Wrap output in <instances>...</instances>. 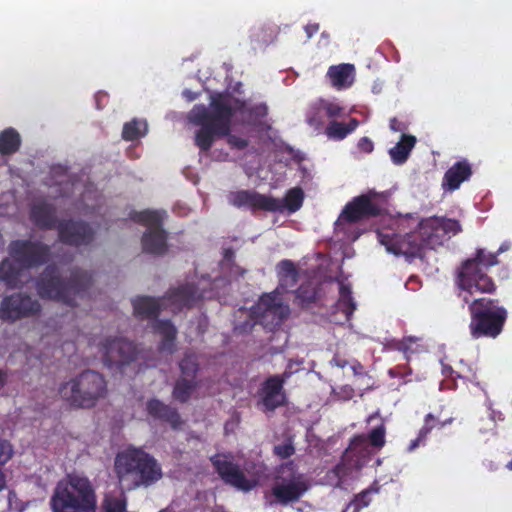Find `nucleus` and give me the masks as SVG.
<instances>
[{
  "instance_id": "obj_1",
  "label": "nucleus",
  "mask_w": 512,
  "mask_h": 512,
  "mask_svg": "<svg viewBox=\"0 0 512 512\" xmlns=\"http://www.w3.org/2000/svg\"><path fill=\"white\" fill-rule=\"evenodd\" d=\"M235 113L236 109L231 105L230 98L223 94L212 96L209 107L203 104L195 105L188 118L192 124L200 127L195 134L196 146L207 152L216 138L226 137L230 148L245 149L249 141L230 133Z\"/></svg>"
},
{
  "instance_id": "obj_2",
  "label": "nucleus",
  "mask_w": 512,
  "mask_h": 512,
  "mask_svg": "<svg viewBox=\"0 0 512 512\" xmlns=\"http://www.w3.org/2000/svg\"><path fill=\"white\" fill-rule=\"evenodd\" d=\"M8 253L10 258L0 262V281L9 289L23 286V271L43 266L51 259V247L40 240H13L8 245Z\"/></svg>"
},
{
  "instance_id": "obj_3",
  "label": "nucleus",
  "mask_w": 512,
  "mask_h": 512,
  "mask_svg": "<svg viewBox=\"0 0 512 512\" xmlns=\"http://www.w3.org/2000/svg\"><path fill=\"white\" fill-rule=\"evenodd\" d=\"M91 283V275L80 268L73 269L70 277L65 279L55 264H49L37 277L35 287L41 299L55 300L74 307L77 305L76 297L84 293Z\"/></svg>"
},
{
  "instance_id": "obj_4",
  "label": "nucleus",
  "mask_w": 512,
  "mask_h": 512,
  "mask_svg": "<svg viewBox=\"0 0 512 512\" xmlns=\"http://www.w3.org/2000/svg\"><path fill=\"white\" fill-rule=\"evenodd\" d=\"M115 472L119 482L129 491L149 487L163 476L159 462L138 448H129L117 454Z\"/></svg>"
},
{
  "instance_id": "obj_5",
  "label": "nucleus",
  "mask_w": 512,
  "mask_h": 512,
  "mask_svg": "<svg viewBox=\"0 0 512 512\" xmlns=\"http://www.w3.org/2000/svg\"><path fill=\"white\" fill-rule=\"evenodd\" d=\"M458 297L468 304L470 314L469 331L473 339L498 337L506 323L508 312L498 299L481 297L471 300L474 293H468L457 285Z\"/></svg>"
},
{
  "instance_id": "obj_6",
  "label": "nucleus",
  "mask_w": 512,
  "mask_h": 512,
  "mask_svg": "<svg viewBox=\"0 0 512 512\" xmlns=\"http://www.w3.org/2000/svg\"><path fill=\"white\" fill-rule=\"evenodd\" d=\"M380 243L395 255L418 256L424 249L442 246L445 238L440 231L438 217H430L419 222L417 230L404 236L399 234H379Z\"/></svg>"
},
{
  "instance_id": "obj_7",
  "label": "nucleus",
  "mask_w": 512,
  "mask_h": 512,
  "mask_svg": "<svg viewBox=\"0 0 512 512\" xmlns=\"http://www.w3.org/2000/svg\"><path fill=\"white\" fill-rule=\"evenodd\" d=\"M510 248V243L504 242L496 253L478 248L472 258L462 262L456 276V284L468 293L493 294L497 286L488 276L487 270L498 264L497 256Z\"/></svg>"
},
{
  "instance_id": "obj_8",
  "label": "nucleus",
  "mask_w": 512,
  "mask_h": 512,
  "mask_svg": "<svg viewBox=\"0 0 512 512\" xmlns=\"http://www.w3.org/2000/svg\"><path fill=\"white\" fill-rule=\"evenodd\" d=\"M53 512H96L97 498L93 485L86 477L69 476L57 484L51 498Z\"/></svg>"
},
{
  "instance_id": "obj_9",
  "label": "nucleus",
  "mask_w": 512,
  "mask_h": 512,
  "mask_svg": "<svg viewBox=\"0 0 512 512\" xmlns=\"http://www.w3.org/2000/svg\"><path fill=\"white\" fill-rule=\"evenodd\" d=\"M58 393L70 407L89 409L106 396L107 383L100 373L88 369L62 383Z\"/></svg>"
},
{
  "instance_id": "obj_10",
  "label": "nucleus",
  "mask_w": 512,
  "mask_h": 512,
  "mask_svg": "<svg viewBox=\"0 0 512 512\" xmlns=\"http://www.w3.org/2000/svg\"><path fill=\"white\" fill-rule=\"evenodd\" d=\"M275 481L271 487L269 499L270 505L279 504L287 506L298 502L309 489V483L302 473L297 471L293 461H288L279 465L276 470Z\"/></svg>"
},
{
  "instance_id": "obj_11",
  "label": "nucleus",
  "mask_w": 512,
  "mask_h": 512,
  "mask_svg": "<svg viewBox=\"0 0 512 512\" xmlns=\"http://www.w3.org/2000/svg\"><path fill=\"white\" fill-rule=\"evenodd\" d=\"M130 218L136 223L148 226L141 239L143 251L156 256L164 255L168 246L167 233L162 228L161 213L153 210L133 211Z\"/></svg>"
},
{
  "instance_id": "obj_12",
  "label": "nucleus",
  "mask_w": 512,
  "mask_h": 512,
  "mask_svg": "<svg viewBox=\"0 0 512 512\" xmlns=\"http://www.w3.org/2000/svg\"><path fill=\"white\" fill-rule=\"evenodd\" d=\"M42 312L39 300L27 292H14L0 302V320L7 323L38 317Z\"/></svg>"
},
{
  "instance_id": "obj_13",
  "label": "nucleus",
  "mask_w": 512,
  "mask_h": 512,
  "mask_svg": "<svg viewBox=\"0 0 512 512\" xmlns=\"http://www.w3.org/2000/svg\"><path fill=\"white\" fill-rule=\"evenodd\" d=\"M57 230L59 241L68 246H90L96 238L94 228L83 220H60Z\"/></svg>"
},
{
  "instance_id": "obj_14",
  "label": "nucleus",
  "mask_w": 512,
  "mask_h": 512,
  "mask_svg": "<svg viewBox=\"0 0 512 512\" xmlns=\"http://www.w3.org/2000/svg\"><path fill=\"white\" fill-rule=\"evenodd\" d=\"M224 454H216L210 461L223 482L240 491L248 492L256 487L257 482L248 479L238 464L227 459Z\"/></svg>"
},
{
  "instance_id": "obj_15",
  "label": "nucleus",
  "mask_w": 512,
  "mask_h": 512,
  "mask_svg": "<svg viewBox=\"0 0 512 512\" xmlns=\"http://www.w3.org/2000/svg\"><path fill=\"white\" fill-rule=\"evenodd\" d=\"M290 375L291 373L287 371L281 375H272L261 384L258 391V405H261L264 411L273 412L285 405L286 394L284 384Z\"/></svg>"
},
{
  "instance_id": "obj_16",
  "label": "nucleus",
  "mask_w": 512,
  "mask_h": 512,
  "mask_svg": "<svg viewBox=\"0 0 512 512\" xmlns=\"http://www.w3.org/2000/svg\"><path fill=\"white\" fill-rule=\"evenodd\" d=\"M105 364L120 368L134 361L137 356L136 345L124 338L106 339L100 347Z\"/></svg>"
},
{
  "instance_id": "obj_17",
  "label": "nucleus",
  "mask_w": 512,
  "mask_h": 512,
  "mask_svg": "<svg viewBox=\"0 0 512 512\" xmlns=\"http://www.w3.org/2000/svg\"><path fill=\"white\" fill-rule=\"evenodd\" d=\"M258 321L267 328L280 326L290 313L289 306L274 294L263 295L256 305Z\"/></svg>"
},
{
  "instance_id": "obj_18",
  "label": "nucleus",
  "mask_w": 512,
  "mask_h": 512,
  "mask_svg": "<svg viewBox=\"0 0 512 512\" xmlns=\"http://www.w3.org/2000/svg\"><path fill=\"white\" fill-rule=\"evenodd\" d=\"M228 201L236 208H247L252 213L257 211L273 212L279 209L275 197L260 194L255 190H238L231 192Z\"/></svg>"
},
{
  "instance_id": "obj_19",
  "label": "nucleus",
  "mask_w": 512,
  "mask_h": 512,
  "mask_svg": "<svg viewBox=\"0 0 512 512\" xmlns=\"http://www.w3.org/2000/svg\"><path fill=\"white\" fill-rule=\"evenodd\" d=\"M202 298L196 284L185 283L169 289L162 297L164 309L178 313L183 309L194 307Z\"/></svg>"
},
{
  "instance_id": "obj_20",
  "label": "nucleus",
  "mask_w": 512,
  "mask_h": 512,
  "mask_svg": "<svg viewBox=\"0 0 512 512\" xmlns=\"http://www.w3.org/2000/svg\"><path fill=\"white\" fill-rule=\"evenodd\" d=\"M375 194H362L347 203L336 223H356L362 219L377 217L381 214L380 206L372 200Z\"/></svg>"
},
{
  "instance_id": "obj_21",
  "label": "nucleus",
  "mask_w": 512,
  "mask_h": 512,
  "mask_svg": "<svg viewBox=\"0 0 512 512\" xmlns=\"http://www.w3.org/2000/svg\"><path fill=\"white\" fill-rule=\"evenodd\" d=\"M29 218L31 222L41 230L57 228L60 222L57 218L55 205L45 200H40L32 204Z\"/></svg>"
},
{
  "instance_id": "obj_22",
  "label": "nucleus",
  "mask_w": 512,
  "mask_h": 512,
  "mask_svg": "<svg viewBox=\"0 0 512 512\" xmlns=\"http://www.w3.org/2000/svg\"><path fill=\"white\" fill-rule=\"evenodd\" d=\"M147 414L155 420L167 423L172 429L177 430L183 421L177 408L165 404L157 398H152L146 403Z\"/></svg>"
},
{
  "instance_id": "obj_23",
  "label": "nucleus",
  "mask_w": 512,
  "mask_h": 512,
  "mask_svg": "<svg viewBox=\"0 0 512 512\" xmlns=\"http://www.w3.org/2000/svg\"><path fill=\"white\" fill-rule=\"evenodd\" d=\"M472 176V167L468 160L463 159L454 163L444 174L442 188L445 191H455L461 184Z\"/></svg>"
},
{
  "instance_id": "obj_24",
  "label": "nucleus",
  "mask_w": 512,
  "mask_h": 512,
  "mask_svg": "<svg viewBox=\"0 0 512 512\" xmlns=\"http://www.w3.org/2000/svg\"><path fill=\"white\" fill-rule=\"evenodd\" d=\"M133 312L141 320H158L164 308L162 298L151 296H137L132 299Z\"/></svg>"
},
{
  "instance_id": "obj_25",
  "label": "nucleus",
  "mask_w": 512,
  "mask_h": 512,
  "mask_svg": "<svg viewBox=\"0 0 512 512\" xmlns=\"http://www.w3.org/2000/svg\"><path fill=\"white\" fill-rule=\"evenodd\" d=\"M326 76L331 85L337 90L347 89L352 86L355 79V67L353 64L342 63L328 68Z\"/></svg>"
},
{
  "instance_id": "obj_26",
  "label": "nucleus",
  "mask_w": 512,
  "mask_h": 512,
  "mask_svg": "<svg viewBox=\"0 0 512 512\" xmlns=\"http://www.w3.org/2000/svg\"><path fill=\"white\" fill-rule=\"evenodd\" d=\"M153 330L162 336L159 343V350L173 353L175 351V340L177 329L170 320H156L153 324Z\"/></svg>"
},
{
  "instance_id": "obj_27",
  "label": "nucleus",
  "mask_w": 512,
  "mask_h": 512,
  "mask_svg": "<svg viewBox=\"0 0 512 512\" xmlns=\"http://www.w3.org/2000/svg\"><path fill=\"white\" fill-rule=\"evenodd\" d=\"M416 142L417 140L415 136L402 134L400 141L389 150V155L392 162L395 165L404 164L408 160Z\"/></svg>"
},
{
  "instance_id": "obj_28",
  "label": "nucleus",
  "mask_w": 512,
  "mask_h": 512,
  "mask_svg": "<svg viewBox=\"0 0 512 512\" xmlns=\"http://www.w3.org/2000/svg\"><path fill=\"white\" fill-rule=\"evenodd\" d=\"M22 139L19 132L12 127L0 132V154L10 156L19 151Z\"/></svg>"
},
{
  "instance_id": "obj_29",
  "label": "nucleus",
  "mask_w": 512,
  "mask_h": 512,
  "mask_svg": "<svg viewBox=\"0 0 512 512\" xmlns=\"http://www.w3.org/2000/svg\"><path fill=\"white\" fill-rule=\"evenodd\" d=\"M358 125L359 121L356 118H351L348 123L332 120L325 128V135L331 140L340 141L351 134Z\"/></svg>"
},
{
  "instance_id": "obj_30",
  "label": "nucleus",
  "mask_w": 512,
  "mask_h": 512,
  "mask_svg": "<svg viewBox=\"0 0 512 512\" xmlns=\"http://www.w3.org/2000/svg\"><path fill=\"white\" fill-rule=\"evenodd\" d=\"M279 209L276 212L283 213L287 210L289 213H295L298 211L304 201V192L301 188L295 187L287 191L285 197L280 200L275 198Z\"/></svg>"
},
{
  "instance_id": "obj_31",
  "label": "nucleus",
  "mask_w": 512,
  "mask_h": 512,
  "mask_svg": "<svg viewBox=\"0 0 512 512\" xmlns=\"http://www.w3.org/2000/svg\"><path fill=\"white\" fill-rule=\"evenodd\" d=\"M318 294L319 286L316 283L312 281L302 283L295 291V304L301 308H308L317 301Z\"/></svg>"
},
{
  "instance_id": "obj_32",
  "label": "nucleus",
  "mask_w": 512,
  "mask_h": 512,
  "mask_svg": "<svg viewBox=\"0 0 512 512\" xmlns=\"http://www.w3.org/2000/svg\"><path fill=\"white\" fill-rule=\"evenodd\" d=\"M102 512H126L127 497L124 492H107L101 501Z\"/></svg>"
},
{
  "instance_id": "obj_33",
  "label": "nucleus",
  "mask_w": 512,
  "mask_h": 512,
  "mask_svg": "<svg viewBox=\"0 0 512 512\" xmlns=\"http://www.w3.org/2000/svg\"><path fill=\"white\" fill-rule=\"evenodd\" d=\"M198 383L195 379L180 377L174 385L172 396L175 400L180 403H186L189 401L192 393L197 388Z\"/></svg>"
},
{
  "instance_id": "obj_34",
  "label": "nucleus",
  "mask_w": 512,
  "mask_h": 512,
  "mask_svg": "<svg viewBox=\"0 0 512 512\" xmlns=\"http://www.w3.org/2000/svg\"><path fill=\"white\" fill-rule=\"evenodd\" d=\"M146 133L147 123L145 121L133 119L130 122L124 124L122 130V138L126 141H134L140 137L145 136Z\"/></svg>"
},
{
  "instance_id": "obj_35",
  "label": "nucleus",
  "mask_w": 512,
  "mask_h": 512,
  "mask_svg": "<svg viewBox=\"0 0 512 512\" xmlns=\"http://www.w3.org/2000/svg\"><path fill=\"white\" fill-rule=\"evenodd\" d=\"M338 305L340 310L347 316H351L356 309V304L352 297V291L349 285L340 283L339 287V301Z\"/></svg>"
},
{
  "instance_id": "obj_36",
  "label": "nucleus",
  "mask_w": 512,
  "mask_h": 512,
  "mask_svg": "<svg viewBox=\"0 0 512 512\" xmlns=\"http://www.w3.org/2000/svg\"><path fill=\"white\" fill-rule=\"evenodd\" d=\"M179 368L183 377L195 379L199 370L197 356L194 353H186L179 363Z\"/></svg>"
},
{
  "instance_id": "obj_37",
  "label": "nucleus",
  "mask_w": 512,
  "mask_h": 512,
  "mask_svg": "<svg viewBox=\"0 0 512 512\" xmlns=\"http://www.w3.org/2000/svg\"><path fill=\"white\" fill-rule=\"evenodd\" d=\"M417 338L408 336L404 337L402 340L394 341L392 343L393 349L400 351L404 354L407 361L410 360L412 354L418 352Z\"/></svg>"
},
{
  "instance_id": "obj_38",
  "label": "nucleus",
  "mask_w": 512,
  "mask_h": 512,
  "mask_svg": "<svg viewBox=\"0 0 512 512\" xmlns=\"http://www.w3.org/2000/svg\"><path fill=\"white\" fill-rule=\"evenodd\" d=\"M278 276L280 278V282L290 280L292 283H295L298 279V271L295 264L291 260H282L277 265Z\"/></svg>"
},
{
  "instance_id": "obj_39",
  "label": "nucleus",
  "mask_w": 512,
  "mask_h": 512,
  "mask_svg": "<svg viewBox=\"0 0 512 512\" xmlns=\"http://www.w3.org/2000/svg\"><path fill=\"white\" fill-rule=\"evenodd\" d=\"M438 224L440 225V231L444 236L445 240L451 236H455L462 232V226L456 219L447 217H438Z\"/></svg>"
},
{
  "instance_id": "obj_40",
  "label": "nucleus",
  "mask_w": 512,
  "mask_h": 512,
  "mask_svg": "<svg viewBox=\"0 0 512 512\" xmlns=\"http://www.w3.org/2000/svg\"><path fill=\"white\" fill-rule=\"evenodd\" d=\"M317 109L325 112L328 118H337L341 117L345 113V108L340 105L338 102L321 99L316 104Z\"/></svg>"
},
{
  "instance_id": "obj_41",
  "label": "nucleus",
  "mask_w": 512,
  "mask_h": 512,
  "mask_svg": "<svg viewBox=\"0 0 512 512\" xmlns=\"http://www.w3.org/2000/svg\"><path fill=\"white\" fill-rule=\"evenodd\" d=\"M377 490L366 489L355 495L354 498L347 505V509H352V512H359L361 509L367 507L370 502V494L372 492H376Z\"/></svg>"
},
{
  "instance_id": "obj_42",
  "label": "nucleus",
  "mask_w": 512,
  "mask_h": 512,
  "mask_svg": "<svg viewBox=\"0 0 512 512\" xmlns=\"http://www.w3.org/2000/svg\"><path fill=\"white\" fill-rule=\"evenodd\" d=\"M273 454L280 459H288L295 454V446L292 439H287L285 442L275 445L273 447Z\"/></svg>"
},
{
  "instance_id": "obj_43",
  "label": "nucleus",
  "mask_w": 512,
  "mask_h": 512,
  "mask_svg": "<svg viewBox=\"0 0 512 512\" xmlns=\"http://www.w3.org/2000/svg\"><path fill=\"white\" fill-rule=\"evenodd\" d=\"M369 443L376 448H382L385 445V426L383 424L375 427L368 434Z\"/></svg>"
},
{
  "instance_id": "obj_44",
  "label": "nucleus",
  "mask_w": 512,
  "mask_h": 512,
  "mask_svg": "<svg viewBox=\"0 0 512 512\" xmlns=\"http://www.w3.org/2000/svg\"><path fill=\"white\" fill-rule=\"evenodd\" d=\"M435 423H436V417L433 414L428 413L425 416L424 424L421 427V429L419 430L418 435H417L420 440H422L423 442L426 441L428 435L436 427Z\"/></svg>"
},
{
  "instance_id": "obj_45",
  "label": "nucleus",
  "mask_w": 512,
  "mask_h": 512,
  "mask_svg": "<svg viewBox=\"0 0 512 512\" xmlns=\"http://www.w3.org/2000/svg\"><path fill=\"white\" fill-rule=\"evenodd\" d=\"M13 456V449L6 440H0V467L7 463Z\"/></svg>"
},
{
  "instance_id": "obj_46",
  "label": "nucleus",
  "mask_w": 512,
  "mask_h": 512,
  "mask_svg": "<svg viewBox=\"0 0 512 512\" xmlns=\"http://www.w3.org/2000/svg\"><path fill=\"white\" fill-rule=\"evenodd\" d=\"M389 374L392 377L405 378L406 376L412 374V369L408 366H396L389 370Z\"/></svg>"
},
{
  "instance_id": "obj_47",
  "label": "nucleus",
  "mask_w": 512,
  "mask_h": 512,
  "mask_svg": "<svg viewBox=\"0 0 512 512\" xmlns=\"http://www.w3.org/2000/svg\"><path fill=\"white\" fill-rule=\"evenodd\" d=\"M358 148L362 152L370 153L373 151L374 145L368 137H362L358 142Z\"/></svg>"
},
{
  "instance_id": "obj_48",
  "label": "nucleus",
  "mask_w": 512,
  "mask_h": 512,
  "mask_svg": "<svg viewBox=\"0 0 512 512\" xmlns=\"http://www.w3.org/2000/svg\"><path fill=\"white\" fill-rule=\"evenodd\" d=\"M304 29L307 34V38H311L313 35H315L319 31V24H317V23L307 24Z\"/></svg>"
},
{
  "instance_id": "obj_49",
  "label": "nucleus",
  "mask_w": 512,
  "mask_h": 512,
  "mask_svg": "<svg viewBox=\"0 0 512 512\" xmlns=\"http://www.w3.org/2000/svg\"><path fill=\"white\" fill-rule=\"evenodd\" d=\"M107 97H108V95L104 92H99L96 94L95 99H96V106L98 109H102L101 103L103 100L107 99Z\"/></svg>"
},
{
  "instance_id": "obj_50",
  "label": "nucleus",
  "mask_w": 512,
  "mask_h": 512,
  "mask_svg": "<svg viewBox=\"0 0 512 512\" xmlns=\"http://www.w3.org/2000/svg\"><path fill=\"white\" fill-rule=\"evenodd\" d=\"M390 129L393 131H401L400 122L396 118L390 120Z\"/></svg>"
},
{
  "instance_id": "obj_51",
  "label": "nucleus",
  "mask_w": 512,
  "mask_h": 512,
  "mask_svg": "<svg viewBox=\"0 0 512 512\" xmlns=\"http://www.w3.org/2000/svg\"><path fill=\"white\" fill-rule=\"evenodd\" d=\"M425 442H423L422 440L419 439V437L417 436L416 439L412 440L410 445H409V450L412 451L414 449H416L417 447L420 446V444H424Z\"/></svg>"
},
{
  "instance_id": "obj_52",
  "label": "nucleus",
  "mask_w": 512,
  "mask_h": 512,
  "mask_svg": "<svg viewBox=\"0 0 512 512\" xmlns=\"http://www.w3.org/2000/svg\"><path fill=\"white\" fill-rule=\"evenodd\" d=\"M7 373L0 369V390L6 385Z\"/></svg>"
},
{
  "instance_id": "obj_53",
  "label": "nucleus",
  "mask_w": 512,
  "mask_h": 512,
  "mask_svg": "<svg viewBox=\"0 0 512 512\" xmlns=\"http://www.w3.org/2000/svg\"><path fill=\"white\" fill-rule=\"evenodd\" d=\"M6 487V476L2 471V468L0 467V492L4 490Z\"/></svg>"
},
{
  "instance_id": "obj_54",
  "label": "nucleus",
  "mask_w": 512,
  "mask_h": 512,
  "mask_svg": "<svg viewBox=\"0 0 512 512\" xmlns=\"http://www.w3.org/2000/svg\"><path fill=\"white\" fill-rule=\"evenodd\" d=\"M344 468H345V467H344V464L339 463V464H337V465L334 467L333 471H334V473H335L336 475L340 476V475L344 474Z\"/></svg>"
},
{
  "instance_id": "obj_55",
  "label": "nucleus",
  "mask_w": 512,
  "mask_h": 512,
  "mask_svg": "<svg viewBox=\"0 0 512 512\" xmlns=\"http://www.w3.org/2000/svg\"><path fill=\"white\" fill-rule=\"evenodd\" d=\"M453 420L454 419L452 417H449V418H447L445 420H442L441 421V427H445L446 425L451 424L453 422Z\"/></svg>"
},
{
  "instance_id": "obj_56",
  "label": "nucleus",
  "mask_w": 512,
  "mask_h": 512,
  "mask_svg": "<svg viewBox=\"0 0 512 512\" xmlns=\"http://www.w3.org/2000/svg\"><path fill=\"white\" fill-rule=\"evenodd\" d=\"M337 366L343 368L346 365V361L336 360Z\"/></svg>"
},
{
  "instance_id": "obj_57",
  "label": "nucleus",
  "mask_w": 512,
  "mask_h": 512,
  "mask_svg": "<svg viewBox=\"0 0 512 512\" xmlns=\"http://www.w3.org/2000/svg\"><path fill=\"white\" fill-rule=\"evenodd\" d=\"M308 122H309V124H311V125H312V124H314V123H316V119H315V117H314V116H309V118H308Z\"/></svg>"
},
{
  "instance_id": "obj_58",
  "label": "nucleus",
  "mask_w": 512,
  "mask_h": 512,
  "mask_svg": "<svg viewBox=\"0 0 512 512\" xmlns=\"http://www.w3.org/2000/svg\"><path fill=\"white\" fill-rule=\"evenodd\" d=\"M506 469L512 471V459L505 465Z\"/></svg>"
},
{
  "instance_id": "obj_59",
  "label": "nucleus",
  "mask_w": 512,
  "mask_h": 512,
  "mask_svg": "<svg viewBox=\"0 0 512 512\" xmlns=\"http://www.w3.org/2000/svg\"><path fill=\"white\" fill-rule=\"evenodd\" d=\"M441 421H442V420H438V419L436 418V423H435V424H436V427H435V428H439V429H441V428H442V427H441Z\"/></svg>"
},
{
  "instance_id": "obj_60",
  "label": "nucleus",
  "mask_w": 512,
  "mask_h": 512,
  "mask_svg": "<svg viewBox=\"0 0 512 512\" xmlns=\"http://www.w3.org/2000/svg\"><path fill=\"white\" fill-rule=\"evenodd\" d=\"M3 245H4L3 237L0 234V249L3 247Z\"/></svg>"
},
{
  "instance_id": "obj_61",
  "label": "nucleus",
  "mask_w": 512,
  "mask_h": 512,
  "mask_svg": "<svg viewBox=\"0 0 512 512\" xmlns=\"http://www.w3.org/2000/svg\"><path fill=\"white\" fill-rule=\"evenodd\" d=\"M159 512H175V511H174V510H172V509H163V510H161V511H159Z\"/></svg>"
},
{
  "instance_id": "obj_62",
  "label": "nucleus",
  "mask_w": 512,
  "mask_h": 512,
  "mask_svg": "<svg viewBox=\"0 0 512 512\" xmlns=\"http://www.w3.org/2000/svg\"><path fill=\"white\" fill-rule=\"evenodd\" d=\"M350 509H347V507L342 512H348Z\"/></svg>"
}]
</instances>
